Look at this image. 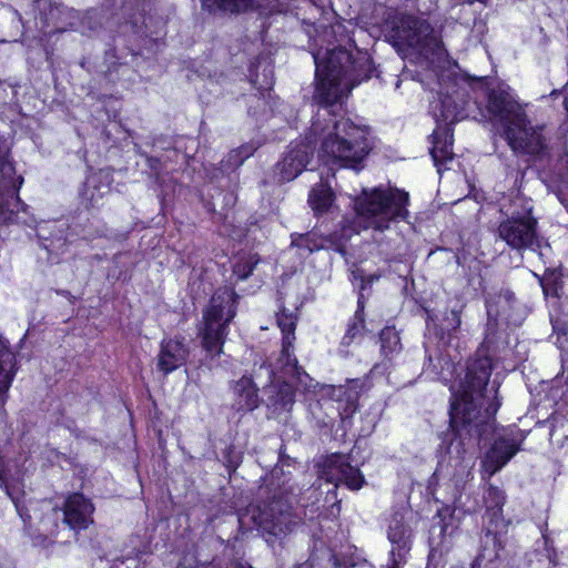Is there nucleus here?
<instances>
[{
	"instance_id": "obj_3",
	"label": "nucleus",
	"mask_w": 568,
	"mask_h": 568,
	"mask_svg": "<svg viewBox=\"0 0 568 568\" xmlns=\"http://www.w3.org/2000/svg\"><path fill=\"white\" fill-rule=\"evenodd\" d=\"M488 112L500 136L515 154H526L538 159L547 154V145L541 128L534 126L525 106L509 89L497 88L488 94Z\"/></svg>"
},
{
	"instance_id": "obj_4",
	"label": "nucleus",
	"mask_w": 568,
	"mask_h": 568,
	"mask_svg": "<svg viewBox=\"0 0 568 568\" xmlns=\"http://www.w3.org/2000/svg\"><path fill=\"white\" fill-rule=\"evenodd\" d=\"M290 480L282 468L275 467L270 483L261 488L263 499L248 511L256 527L274 537L291 532L300 523V517L293 511L296 494Z\"/></svg>"
},
{
	"instance_id": "obj_25",
	"label": "nucleus",
	"mask_w": 568,
	"mask_h": 568,
	"mask_svg": "<svg viewBox=\"0 0 568 568\" xmlns=\"http://www.w3.org/2000/svg\"><path fill=\"white\" fill-rule=\"evenodd\" d=\"M498 535V528L486 527L480 538V551L474 559L471 568H489L488 565L498 558L501 548Z\"/></svg>"
},
{
	"instance_id": "obj_5",
	"label": "nucleus",
	"mask_w": 568,
	"mask_h": 568,
	"mask_svg": "<svg viewBox=\"0 0 568 568\" xmlns=\"http://www.w3.org/2000/svg\"><path fill=\"white\" fill-rule=\"evenodd\" d=\"M407 192L392 186L363 189L355 199L358 223L373 229L379 235L390 230V225L409 216Z\"/></svg>"
},
{
	"instance_id": "obj_40",
	"label": "nucleus",
	"mask_w": 568,
	"mask_h": 568,
	"mask_svg": "<svg viewBox=\"0 0 568 568\" xmlns=\"http://www.w3.org/2000/svg\"><path fill=\"white\" fill-rule=\"evenodd\" d=\"M272 84H273V80H270V81H267V82L265 83V85H263V87H264V89H265V90H270V89H271V87H272Z\"/></svg>"
},
{
	"instance_id": "obj_21",
	"label": "nucleus",
	"mask_w": 568,
	"mask_h": 568,
	"mask_svg": "<svg viewBox=\"0 0 568 568\" xmlns=\"http://www.w3.org/2000/svg\"><path fill=\"white\" fill-rule=\"evenodd\" d=\"M187 356L189 349L182 341L164 339L158 355V368L168 375L184 365Z\"/></svg>"
},
{
	"instance_id": "obj_26",
	"label": "nucleus",
	"mask_w": 568,
	"mask_h": 568,
	"mask_svg": "<svg viewBox=\"0 0 568 568\" xmlns=\"http://www.w3.org/2000/svg\"><path fill=\"white\" fill-rule=\"evenodd\" d=\"M517 306L515 294L509 290H503L495 301H487L488 326L495 317H503L507 322H516L514 311Z\"/></svg>"
},
{
	"instance_id": "obj_42",
	"label": "nucleus",
	"mask_w": 568,
	"mask_h": 568,
	"mask_svg": "<svg viewBox=\"0 0 568 568\" xmlns=\"http://www.w3.org/2000/svg\"><path fill=\"white\" fill-rule=\"evenodd\" d=\"M7 495H8L9 497H11V498H12V501H13L14 504H16V503H19V500H17L16 498H13V497H12V494H11L10 491H7ZM20 504H21V501H20ZM22 505H26V504H24V503H22Z\"/></svg>"
},
{
	"instance_id": "obj_43",
	"label": "nucleus",
	"mask_w": 568,
	"mask_h": 568,
	"mask_svg": "<svg viewBox=\"0 0 568 568\" xmlns=\"http://www.w3.org/2000/svg\"><path fill=\"white\" fill-rule=\"evenodd\" d=\"M7 495H8L9 497H11V498H12V501H13L14 504H16V503H19V500H17L16 498H13V497H12V494H11L10 491H7ZM20 504H21V501H20ZM22 505H26V504H24V503H22Z\"/></svg>"
},
{
	"instance_id": "obj_30",
	"label": "nucleus",
	"mask_w": 568,
	"mask_h": 568,
	"mask_svg": "<svg viewBox=\"0 0 568 568\" xmlns=\"http://www.w3.org/2000/svg\"><path fill=\"white\" fill-rule=\"evenodd\" d=\"M202 8L212 13H240L252 6V0H201Z\"/></svg>"
},
{
	"instance_id": "obj_39",
	"label": "nucleus",
	"mask_w": 568,
	"mask_h": 568,
	"mask_svg": "<svg viewBox=\"0 0 568 568\" xmlns=\"http://www.w3.org/2000/svg\"><path fill=\"white\" fill-rule=\"evenodd\" d=\"M58 294L67 297L69 301H73L74 296L69 291H57Z\"/></svg>"
},
{
	"instance_id": "obj_9",
	"label": "nucleus",
	"mask_w": 568,
	"mask_h": 568,
	"mask_svg": "<svg viewBox=\"0 0 568 568\" xmlns=\"http://www.w3.org/2000/svg\"><path fill=\"white\" fill-rule=\"evenodd\" d=\"M236 293L222 287L214 292L210 304L204 311V327L201 332L202 346L206 353L214 357L221 354L226 328L236 314Z\"/></svg>"
},
{
	"instance_id": "obj_44",
	"label": "nucleus",
	"mask_w": 568,
	"mask_h": 568,
	"mask_svg": "<svg viewBox=\"0 0 568 568\" xmlns=\"http://www.w3.org/2000/svg\"><path fill=\"white\" fill-rule=\"evenodd\" d=\"M467 469H468V465H464V466H463V471H466V473H467V475H469V470H467Z\"/></svg>"
},
{
	"instance_id": "obj_2",
	"label": "nucleus",
	"mask_w": 568,
	"mask_h": 568,
	"mask_svg": "<svg viewBox=\"0 0 568 568\" xmlns=\"http://www.w3.org/2000/svg\"><path fill=\"white\" fill-rule=\"evenodd\" d=\"M491 374L487 357L470 361L458 387L452 388L449 429L442 435L440 447L464 462L465 454L493 430L494 415L500 403H488L485 395Z\"/></svg>"
},
{
	"instance_id": "obj_15",
	"label": "nucleus",
	"mask_w": 568,
	"mask_h": 568,
	"mask_svg": "<svg viewBox=\"0 0 568 568\" xmlns=\"http://www.w3.org/2000/svg\"><path fill=\"white\" fill-rule=\"evenodd\" d=\"M387 538L392 544L390 568H400L412 547L413 529L400 511H395L388 524Z\"/></svg>"
},
{
	"instance_id": "obj_11",
	"label": "nucleus",
	"mask_w": 568,
	"mask_h": 568,
	"mask_svg": "<svg viewBox=\"0 0 568 568\" xmlns=\"http://www.w3.org/2000/svg\"><path fill=\"white\" fill-rule=\"evenodd\" d=\"M281 367L274 371L266 363H262L258 368H254V375L257 379L261 378L262 373H265L267 381L271 385L266 388L267 402L266 405L273 408L274 413L290 412L295 403L294 385L307 387L311 381L302 376L304 383L298 381L296 375L285 372V362L280 363Z\"/></svg>"
},
{
	"instance_id": "obj_10",
	"label": "nucleus",
	"mask_w": 568,
	"mask_h": 568,
	"mask_svg": "<svg viewBox=\"0 0 568 568\" xmlns=\"http://www.w3.org/2000/svg\"><path fill=\"white\" fill-rule=\"evenodd\" d=\"M22 182L23 178L16 175V169L9 159V146L0 136V225L28 224L27 205L18 195Z\"/></svg>"
},
{
	"instance_id": "obj_20",
	"label": "nucleus",
	"mask_w": 568,
	"mask_h": 568,
	"mask_svg": "<svg viewBox=\"0 0 568 568\" xmlns=\"http://www.w3.org/2000/svg\"><path fill=\"white\" fill-rule=\"evenodd\" d=\"M253 377L256 378L254 373L252 376L244 375L234 382L232 386L234 397L232 408L240 414L253 412L261 404L258 387L254 383Z\"/></svg>"
},
{
	"instance_id": "obj_23",
	"label": "nucleus",
	"mask_w": 568,
	"mask_h": 568,
	"mask_svg": "<svg viewBox=\"0 0 568 568\" xmlns=\"http://www.w3.org/2000/svg\"><path fill=\"white\" fill-rule=\"evenodd\" d=\"M484 503L486 507L484 520L487 521L486 527L500 528L504 527L503 507L506 503L505 491L489 484L484 493Z\"/></svg>"
},
{
	"instance_id": "obj_8",
	"label": "nucleus",
	"mask_w": 568,
	"mask_h": 568,
	"mask_svg": "<svg viewBox=\"0 0 568 568\" xmlns=\"http://www.w3.org/2000/svg\"><path fill=\"white\" fill-rule=\"evenodd\" d=\"M367 388L364 378L349 379L346 385L325 387L329 398L313 400L308 405L312 420L318 428H333L337 417L341 419L352 416L357 409V400Z\"/></svg>"
},
{
	"instance_id": "obj_19",
	"label": "nucleus",
	"mask_w": 568,
	"mask_h": 568,
	"mask_svg": "<svg viewBox=\"0 0 568 568\" xmlns=\"http://www.w3.org/2000/svg\"><path fill=\"white\" fill-rule=\"evenodd\" d=\"M63 514V525L72 530L79 531L87 529L93 523L94 506L90 499L82 494H73L68 497L64 507L61 508Z\"/></svg>"
},
{
	"instance_id": "obj_34",
	"label": "nucleus",
	"mask_w": 568,
	"mask_h": 568,
	"mask_svg": "<svg viewBox=\"0 0 568 568\" xmlns=\"http://www.w3.org/2000/svg\"><path fill=\"white\" fill-rule=\"evenodd\" d=\"M256 146L252 143L241 145L232 150L224 162L226 169L234 170L243 164V162L254 154Z\"/></svg>"
},
{
	"instance_id": "obj_32",
	"label": "nucleus",
	"mask_w": 568,
	"mask_h": 568,
	"mask_svg": "<svg viewBox=\"0 0 568 568\" xmlns=\"http://www.w3.org/2000/svg\"><path fill=\"white\" fill-rule=\"evenodd\" d=\"M381 352L384 356L390 357L402 349L400 337L394 327H385L379 334Z\"/></svg>"
},
{
	"instance_id": "obj_36",
	"label": "nucleus",
	"mask_w": 568,
	"mask_h": 568,
	"mask_svg": "<svg viewBox=\"0 0 568 568\" xmlns=\"http://www.w3.org/2000/svg\"><path fill=\"white\" fill-rule=\"evenodd\" d=\"M438 516L442 519L439 532L440 535H453L454 530L457 528L452 520V514L448 508L440 509L438 511Z\"/></svg>"
},
{
	"instance_id": "obj_35",
	"label": "nucleus",
	"mask_w": 568,
	"mask_h": 568,
	"mask_svg": "<svg viewBox=\"0 0 568 568\" xmlns=\"http://www.w3.org/2000/svg\"><path fill=\"white\" fill-rule=\"evenodd\" d=\"M260 258L256 254H247L240 256L233 265V275L239 280H246L252 273L255 266L258 264Z\"/></svg>"
},
{
	"instance_id": "obj_45",
	"label": "nucleus",
	"mask_w": 568,
	"mask_h": 568,
	"mask_svg": "<svg viewBox=\"0 0 568 568\" xmlns=\"http://www.w3.org/2000/svg\"><path fill=\"white\" fill-rule=\"evenodd\" d=\"M558 94H560V92H559L558 90H554V91L551 92V95H558Z\"/></svg>"
},
{
	"instance_id": "obj_28",
	"label": "nucleus",
	"mask_w": 568,
	"mask_h": 568,
	"mask_svg": "<svg viewBox=\"0 0 568 568\" xmlns=\"http://www.w3.org/2000/svg\"><path fill=\"white\" fill-rule=\"evenodd\" d=\"M364 295L361 293L357 301V310L347 324V329L342 338L341 346L348 347L363 335L364 331Z\"/></svg>"
},
{
	"instance_id": "obj_1",
	"label": "nucleus",
	"mask_w": 568,
	"mask_h": 568,
	"mask_svg": "<svg viewBox=\"0 0 568 568\" xmlns=\"http://www.w3.org/2000/svg\"><path fill=\"white\" fill-rule=\"evenodd\" d=\"M316 65L314 100L320 105L304 141L292 142L276 170L280 181H292L310 162L317 138L322 139L320 156L327 164L362 169V162L371 152L368 128L335 113V108L352 89L369 79L371 62L359 51L353 55L344 48L318 50L313 54Z\"/></svg>"
},
{
	"instance_id": "obj_29",
	"label": "nucleus",
	"mask_w": 568,
	"mask_h": 568,
	"mask_svg": "<svg viewBox=\"0 0 568 568\" xmlns=\"http://www.w3.org/2000/svg\"><path fill=\"white\" fill-rule=\"evenodd\" d=\"M333 199L334 194L331 186L326 182L321 181L312 189L308 203L315 214H322L329 209Z\"/></svg>"
},
{
	"instance_id": "obj_17",
	"label": "nucleus",
	"mask_w": 568,
	"mask_h": 568,
	"mask_svg": "<svg viewBox=\"0 0 568 568\" xmlns=\"http://www.w3.org/2000/svg\"><path fill=\"white\" fill-rule=\"evenodd\" d=\"M68 226L62 222H43L37 227L40 246L47 252V261L58 263L59 257L65 253L70 242Z\"/></svg>"
},
{
	"instance_id": "obj_18",
	"label": "nucleus",
	"mask_w": 568,
	"mask_h": 568,
	"mask_svg": "<svg viewBox=\"0 0 568 568\" xmlns=\"http://www.w3.org/2000/svg\"><path fill=\"white\" fill-rule=\"evenodd\" d=\"M277 324L283 333V349L281 353V357L278 358V363L285 362V372L296 375L298 381L302 383V376L307 378V374L297 365V359L293 357L290 353V347L292 346V342L294 337V331L296 326V315L293 312H288L287 308L283 307L280 313H277Z\"/></svg>"
},
{
	"instance_id": "obj_14",
	"label": "nucleus",
	"mask_w": 568,
	"mask_h": 568,
	"mask_svg": "<svg viewBox=\"0 0 568 568\" xmlns=\"http://www.w3.org/2000/svg\"><path fill=\"white\" fill-rule=\"evenodd\" d=\"M521 440L510 434L500 435L486 452L481 460V478L489 480L520 449Z\"/></svg>"
},
{
	"instance_id": "obj_31",
	"label": "nucleus",
	"mask_w": 568,
	"mask_h": 568,
	"mask_svg": "<svg viewBox=\"0 0 568 568\" xmlns=\"http://www.w3.org/2000/svg\"><path fill=\"white\" fill-rule=\"evenodd\" d=\"M292 246L298 247V248H305L310 253L324 248L326 243H329L331 240L327 237H323L317 235L316 232L312 231L304 234H292Z\"/></svg>"
},
{
	"instance_id": "obj_24",
	"label": "nucleus",
	"mask_w": 568,
	"mask_h": 568,
	"mask_svg": "<svg viewBox=\"0 0 568 568\" xmlns=\"http://www.w3.org/2000/svg\"><path fill=\"white\" fill-rule=\"evenodd\" d=\"M430 138L433 143L430 154L435 165L438 166V171H440V165L447 161H452L454 156L452 150L453 130L450 126L439 124L437 129L434 130Z\"/></svg>"
},
{
	"instance_id": "obj_37",
	"label": "nucleus",
	"mask_w": 568,
	"mask_h": 568,
	"mask_svg": "<svg viewBox=\"0 0 568 568\" xmlns=\"http://www.w3.org/2000/svg\"><path fill=\"white\" fill-rule=\"evenodd\" d=\"M266 105H267V102H266L265 93L261 92L260 95H254L251 98L250 105H248V113L254 116L263 114L266 111Z\"/></svg>"
},
{
	"instance_id": "obj_6",
	"label": "nucleus",
	"mask_w": 568,
	"mask_h": 568,
	"mask_svg": "<svg viewBox=\"0 0 568 568\" xmlns=\"http://www.w3.org/2000/svg\"><path fill=\"white\" fill-rule=\"evenodd\" d=\"M389 37L398 51L426 63L440 60L446 51L439 34L428 20L399 13L390 20Z\"/></svg>"
},
{
	"instance_id": "obj_33",
	"label": "nucleus",
	"mask_w": 568,
	"mask_h": 568,
	"mask_svg": "<svg viewBox=\"0 0 568 568\" xmlns=\"http://www.w3.org/2000/svg\"><path fill=\"white\" fill-rule=\"evenodd\" d=\"M460 324L462 320L458 311L452 310L449 313H446L438 326L437 334L439 338L444 341L445 344H450L452 335L458 331Z\"/></svg>"
},
{
	"instance_id": "obj_22",
	"label": "nucleus",
	"mask_w": 568,
	"mask_h": 568,
	"mask_svg": "<svg viewBox=\"0 0 568 568\" xmlns=\"http://www.w3.org/2000/svg\"><path fill=\"white\" fill-rule=\"evenodd\" d=\"M111 191V179L103 172L93 173L87 178L80 191L82 203L87 207H98L101 200Z\"/></svg>"
},
{
	"instance_id": "obj_13",
	"label": "nucleus",
	"mask_w": 568,
	"mask_h": 568,
	"mask_svg": "<svg viewBox=\"0 0 568 568\" xmlns=\"http://www.w3.org/2000/svg\"><path fill=\"white\" fill-rule=\"evenodd\" d=\"M320 478L336 487L344 484L353 490L362 488L365 483L361 470L349 464L348 457L339 454H334L325 459L320 470Z\"/></svg>"
},
{
	"instance_id": "obj_7",
	"label": "nucleus",
	"mask_w": 568,
	"mask_h": 568,
	"mask_svg": "<svg viewBox=\"0 0 568 568\" xmlns=\"http://www.w3.org/2000/svg\"><path fill=\"white\" fill-rule=\"evenodd\" d=\"M510 207V215L498 226L499 237L516 251H538L544 256L542 247L549 245L537 234V220L531 214V201L518 194L511 201Z\"/></svg>"
},
{
	"instance_id": "obj_27",
	"label": "nucleus",
	"mask_w": 568,
	"mask_h": 568,
	"mask_svg": "<svg viewBox=\"0 0 568 568\" xmlns=\"http://www.w3.org/2000/svg\"><path fill=\"white\" fill-rule=\"evenodd\" d=\"M14 354L0 337V408L8 397V390L14 376Z\"/></svg>"
},
{
	"instance_id": "obj_12",
	"label": "nucleus",
	"mask_w": 568,
	"mask_h": 568,
	"mask_svg": "<svg viewBox=\"0 0 568 568\" xmlns=\"http://www.w3.org/2000/svg\"><path fill=\"white\" fill-rule=\"evenodd\" d=\"M16 509L26 526H32L39 521V530L42 534L53 536L59 527V520L63 523L62 509L50 501H30L27 505L16 503Z\"/></svg>"
},
{
	"instance_id": "obj_41",
	"label": "nucleus",
	"mask_w": 568,
	"mask_h": 568,
	"mask_svg": "<svg viewBox=\"0 0 568 568\" xmlns=\"http://www.w3.org/2000/svg\"><path fill=\"white\" fill-rule=\"evenodd\" d=\"M7 495H8L9 497H11V498H12V501H13L14 504H16V503H19V500H17L16 498H13V497H12V494H11L10 491H7ZM20 504H21V501H20ZM22 505H26V504H24V503H22Z\"/></svg>"
},
{
	"instance_id": "obj_46",
	"label": "nucleus",
	"mask_w": 568,
	"mask_h": 568,
	"mask_svg": "<svg viewBox=\"0 0 568 568\" xmlns=\"http://www.w3.org/2000/svg\"><path fill=\"white\" fill-rule=\"evenodd\" d=\"M374 240H375V242H377V243H382V239H379V237H377V236H375V237H374Z\"/></svg>"
},
{
	"instance_id": "obj_38",
	"label": "nucleus",
	"mask_w": 568,
	"mask_h": 568,
	"mask_svg": "<svg viewBox=\"0 0 568 568\" xmlns=\"http://www.w3.org/2000/svg\"><path fill=\"white\" fill-rule=\"evenodd\" d=\"M105 232H106L105 225H101V227H98L94 231H88L87 236L99 237V236H103L105 234Z\"/></svg>"
},
{
	"instance_id": "obj_16",
	"label": "nucleus",
	"mask_w": 568,
	"mask_h": 568,
	"mask_svg": "<svg viewBox=\"0 0 568 568\" xmlns=\"http://www.w3.org/2000/svg\"><path fill=\"white\" fill-rule=\"evenodd\" d=\"M469 106L470 102L465 100V90L454 87L452 92H439L430 108L436 121L449 126V124L467 118Z\"/></svg>"
}]
</instances>
